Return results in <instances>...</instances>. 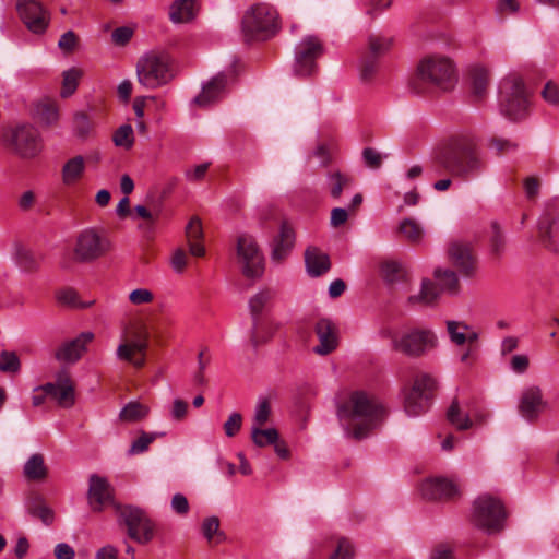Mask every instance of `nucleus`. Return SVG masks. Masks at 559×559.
I'll use <instances>...</instances> for the list:
<instances>
[{"instance_id": "23", "label": "nucleus", "mask_w": 559, "mask_h": 559, "mask_svg": "<svg viewBox=\"0 0 559 559\" xmlns=\"http://www.w3.org/2000/svg\"><path fill=\"white\" fill-rule=\"evenodd\" d=\"M94 338L92 332H83L75 338L62 343L55 353V357L60 362L74 364L86 350V346Z\"/></svg>"}, {"instance_id": "60", "label": "nucleus", "mask_w": 559, "mask_h": 559, "mask_svg": "<svg viewBox=\"0 0 559 559\" xmlns=\"http://www.w3.org/2000/svg\"><path fill=\"white\" fill-rule=\"evenodd\" d=\"M349 215H353V213L348 209L334 207L331 211V218H330L331 225L333 227H340L341 225L346 223Z\"/></svg>"}, {"instance_id": "50", "label": "nucleus", "mask_w": 559, "mask_h": 559, "mask_svg": "<svg viewBox=\"0 0 559 559\" xmlns=\"http://www.w3.org/2000/svg\"><path fill=\"white\" fill-rule=\"evenodd\" d=\"M29 513L40 519L45 524H50L53 519V514L50 508L43 503L39 499L35 500L28 507Z\"/></svg>"}, {"instance_id": "53", "label": "nucleus", "mask_w": 559, "mask_h": 559, "mask_svg": "<svg viewBox=\"0 0 559 559\" xmlns=\"http://www.w3.org/2000/svg\"><path fill=\"white\" fill-rule=\"evenodd\" d=\"M242 425V416L240 413H233L229 415L228 419L224 424L225 435L229 438L235 437Z\"/></svg>"}, {"instance_id": "43", "label": "nucleus", "mask_w": 559, "mask_h": 559, "mask_svg": "<svg viewBox=\"0 0 559 559\" xmlns=\"http://www.w3.org/2000/svg\"><path fill=\"white\" fill-rule=\"evenodd\" d=\"M358 70L360 81L371 83L378 72V59L365 55L359 62Z\"/></svg>"}, {"instance_id": "34", "label": "nucleus", "mask_w": 559, "mask_h": 559, "mask_svg": "<svg viewBox=\"0 0 559 559\" xmlns=\"http://www.w3.org/2000/svg\"><path fill=\"white\" fill-rule=\"evenodd\" d=\"M12 258L23 272L29 273L38 269L39 264L34 253L22 243L14 245Z\"/></svg>"}, {"instance_id": "15", "label": "nucleus", "mask_w": 559, "mask_h": 559, "mask_svg": "<svg viewBox=\"0 0 559 559\" xmlns=\"http://www.w3.org/2000/svg\"><path fill=\"white\" fill-rule=\"evenodd\" d=\"M20 19L34 34H44L50 22V13L36 0H22L16 4Z\"/></svg>"}, {"instance_id": "14", "label": "nucleus", "mask_w": 559, "mask_h": 559, "mask_svg": "<svg viewBox=\"0 0 559 559\" xmlns=\"http://www.w3.org/2000/svg\"><path fill=\"white\" fill-rule=\"evenodd\" d=\"M170 79L169 57L165 52H148L142 60V85L157 87Z\"/></svg>"}, {"instance_id": "32", "label": "nucleus", "mask_w": 559, "mask_h": 559, "mask_svg": "<svg viewBox=\"0 0 559 559\" xmlns=\"http://www.w3.org/2000/svg\"><path fill=\"white\" fill-rule=\"evenodd\" d=\"M85 159L83 156L78 155L67 160L61 170V179L63 185L73 186L84 175Z\"/></svg>"}, {"instance_id": "37", "label": "nucleus", "mask_w": 559, "mask_h": 559, "mask_svg": "<svg viewBox=\"0 0 559 559\" xmlns=\"http://www.w3.org/2000/svg\"><path fill=\"white\" fill-rule=\"evenodd\" d=\"M439 295V289L429 280H424L419 294L408 297V304L413 306H427L432 304Z\"/></svg>"}, {"instance_id": "46", "label": "nucleus", "mask_w": 559, "mask_h": 559, "mask_svg": "<svg viewBox=\"0 0 559 559\" xmlns=\"http://www.w3.org/2000/svg\"><path fill=\"white\" fill-rule=\"evenodd\" d=\"M381 275L388 283H395L405 276L400 263L395 261H386L381 265Z\"/></svg>"}, {"instance_id": "22", "label": "nucleus", "mask_w": 559, "mask_h": 559, "mask_svg": "<svg viewBox=\"0 0 559 559\" xmlns=\"http://www.w3.org/2000/svg\"><path fill=\"white\" fill-rule=\"evenodd\" d=\"M421 496L427 500H452L460 495L457 486L445 478H430L420 486Z\"/></svg>"}, {"instance_id": "45", "label": "nucleus", "mask_w": 559, "mask_h": 559, "mask_svg": "<svg viewBox=\"0 0 559 559\" xmlns=\"http://www.w3.org/2000/svg\"><path fill=\"white\" fill-rule=\"evenodd\" d=\"M271 412L272 408L270 399L266 396L259 397L254 409L252 427L264 426L270 419Z\"/></svg>"}, {"instance_id": "20", "label": "nucleus", "mask_w": 559, "mask_h": 559, "mask_svg": "<svg viewBox=\"0 0 559 559\" xmlns=\"http://www.w3.org/2000/svg\"><path fill=\"white\" fill-rule=\"evenodd\" d=\"M43 391L61 407L68 408L74 404V384L69 372L66 370L57 373L55 383L43 385Z\"/></svg>"}, {"instance_id": "6", "label": "nucleus", "mask_w": 559, "mask_h": 559, "mask_svg": "<svg viewBox=\"0 0 559 559\" xmlns=\"http://www.w3.org/2000/svg\"><path fill=\"white\" fill-rule=\"evenodd\" d=\"M278 29V12L267 3L252 5L242 17L241 31L247 41L269 39Z\"/></svg>"}, {"instance_id": "24", "label": "nucleus", "mask_w": 559, "mask_h": 559, "mask_svg": "<svg viewBox=\"0 0 559 559\" xmlns=\"http://www.w3.org/2000/svg\"><path fill=\"white\" fill-rule=\"evenodd\" d=\"M138 350H140V341L136 323L124 322L121 328V343L117 348V357L136 365L133 357Z\"/></svg>"}, {"instance_id": "42", "label": "nucleus", "mask_w": 559, "mask_h": 559, "mask_svg": "<svg viewBox=\"0 0 559 559\" xmlns=\"http://www.w3.org/2000/svg\"><path fill=\"white\" fill-rule=\"evenodd\" d=\"M391 46L392 40L390 38L371 35L368 38V52L366 56L379 59L381 56L389 51Z\"/></svg>"}, {"instance_id": "31", "label": "nucleus", "mask_w": 559, "mask_h": 559, "mask_svg": "<svg viewBox=\"0 0 559 559\" xmlns=\"http://www.w3.org/2000/svg\"><path fill=\"white\" fill-rule=\"evenodd\" d=\"M186 238L190 254L193 257H203L205 248L203 246V228L199 217H192L186 226Z\"/></svg>"}, {"instance_id": "29", "label": "nucleus", "mask_w": 559, "mask_h": 559, "mask_svg": "<svg viewBox=\"0 0 559 559\" xmlns=\"http://www.w3.org/2000/svg\"><path fill=\"white\" fill-rule=\"evenodd\" d=\"M447 331L450 340L457 346H464L472 342H478V333L462 321H447Z\"/></svg>"}, {"instance_id": "64", "label": "nucleus", "mask_w": 559, "mask_h": 559, "mask_svg": "<svg viewBox=\"0 0 559 559\" xmlns=\"http://www.w3.org/2000/svg\"><path fill=\"white\" fill-rule=\"evenodd\" d=\"M171 266L176 272H182L187 266V253L182 248H177L174 251Z\"/></svg>"}, {"instance_id": "48", "label": "nucleus", "mask_w": 559, "mask_h": 559, "mask_svg": "<svg viewBox=\"0 0 559 559\" xmlns=\"http://www.w3.org/2000/svg\"><path fill=\"white\" fill-rule=\"evenodd\" d=\"M112 141L116 146L130 148L133 144V130L130 124L121 126L114 134Z\"/></svg>"}, {"instance_id": "51", "label": "nucleus", "mask_w": 559, "mask_h": 559, "mask_svg": "<svg viewBox=\"0 0 559 559\" xmlns=\"http://www.w3.org/2000/svg\"><path fill=\"white\" fill-rule=\"evenodd\" d=\"M355 557V548L347 538H340L335 551L329 559H353Z\"/></svg>"}, {"instance_id": "49", "label": "nucleus", "mask_w": 559, "mask_h": 559, "mask_svg": "<svg viewBox=\"0 0 559 559\" xmlns=\"http://www.w3.org/2000/svg\"><path fill=\"white\" fill-rule=\"evenodd\" d=\"M38 116L46 124H53L59 119L58 107L53 103H43L38 106Z\"/></svg>"}, {"instance_id": "13", "label": "nucleus", "mask_w": 559, "mask_h": 559, "mask_svg": "<svg viewBox=\"0 0 559 559\" xmlns=\"http://www.w3.org/2000/svg\"><path fill=\"white\" fill-rule=\"evenodd\" d=\"M324 52L322 40L314 35L304 37L296 47L294 71L298 76H309L317 70L316 61Z\"/></svg>"}, {"instance_id": "56", "label": "nucleus", "mask_w": 559, "mask_h": 559, "mask_svg": "<svg viewBox=\"0 0 559 559\" xmlns=\"http://www.w3.org/2000/svg\"><path fill=\"white\" fill-rule=\"evenodd\" d=\"M521 0H498L496 10L497 13L504 16L511 15L519 12Z\"/></svg>"}, {"instance_id": "38", "label": "nucleus", "mask_w": 559, "mask_h": 559, "mask_svg": "<svg viewBox=\"0 0 559 559\" xmlns=\"http://www.w3.org/2000/svg\"><path fill=\"white\" fill-rule=\"evenodd\" d=\"M353 183L352 176L338 170L331 171L328 175V187L333 199H340L344 189Z\"/></svg>"}, {"instance_id": "21", "label": "nucleus", "mask_w": 559, "mask_h": 559, "mask_svg": "<svg viewBox=\"0 0 559 559\" xmlns=\"http://www.w3.org/2000/svg\"><path fill=\"white\" fill-rule=\"evenodd\" d=\"M450 261L464 275H472L476 267V259L473 247L463 240H453L448 248Z\"/></svg>"}, {"instance_id": "11", "label": "nucleus", "mask_w": 559, "mask_h": 559, "mask_svg": "<svg viewBox=\"0 0 559 559\" xmlns=\"http://www.w3.org/2000/svg\"><path fill=\"white\" fill-rule=\"evenodd\" d=\"M109 250L110 241L107 237L94 228H86L76 238L74 258L79 262L88 263L104 257Z\"/></svg>"}, {"instance_id": "1", "label": "nucleus", "mask_w": 559, "mask_h": 559, "mask_svg": "<svg viewBox=\"0 0 559 559\" xmlns=\"http://www.w3.org/2000/svg\"><path fill=\"white\" fill-rule=\"evenodd\" d=\"M337 416L348 433L361 439L383 419L384 408L373 395L355 391L340 404Z\"/></svg>"}, {"instance_id": "9", "label": "nucleus", "mask_w": 559, "mask_h": 559, "mask_svg": "<svg viewBox=\"0 0 559 559\" xmlns=\"http://www.w3.org/2000/svg\"><path fill=\"white\" fill-rule=\"evenodd\" d=\"M506 516L502 502L491 495H480L474 501L471 520L475 526L488 533L502 530Z\"/></svg>"}, {"instance_id": "3", "label": "nucleus", "mask_w": 559, "mask_h": 559, "mask_svg": "<svg viewBox=\"0 0 559 559\" xmlns=\"http://www.w3.org/2000/svg\"><path fill=\"white\" fill-rule=\"evenodd\" d=\"M87 500L94 512H100L105 507L114 506L118 514L119 525L126 526L129 538L140 542V509L116 503L114 489L107 478L97 474L90 476Z\"/></svg>"}, {"instance_id": "25", "label": "nucleus", "mask_w": 559, "mask_h": 559, "mask_svg": "<svg viewBox=\"0 0 559 559\" xmlns=\"http://www.w3.org/2000/svg\"><path fill=\"white\" fill-rule=\"evenodd\" d=\"M539 236L547 249L559 253V211L549 213L542 218Z\"/></svg>"}, {"instance_id": "17", "label": "nucleus", "mask_w": 559, "mask_h": 559, "mask_svg": "<svg viewBox=\"0 0 559 559\" xmlns=\"http://www.w3.org/2000/svg\"><path fill=\"white\" fill-rule=\"evenodd\" d=\"M548 407L544 399L543 390L538 385H528L521 392L518 409L527 421H536L540 414Z\"/></svg>"}, {"instance_id": "52", "label": "nucleus", "mask_w": 559, "mask_h": 559, "mask_svg": "<svg viewBox=\"0 0 559 559\" xmlns=\"http://www.w3.org/2000/svg\"><path fill=\"white\" fill-rule=\"evenodd\" d=\"M490 247L495 254H500L504 249V237L496 222L491 223Z\"/></svg>"}, {"instance_id": "47", "label": "nucleus", "mask_w": 559, "mask_h": 559, "mask_svg": "<svg viewBox=\"0 0 559 559\" xmlns=\"http://www.w3.org/2000/svg\"><path fill=\"white\" fill-rule=\"evenodd\" d=\"M21 368V362L14 352L2 350L0 354V371L3 372H17Z\"/></svg>"}, {"instance_id": "8", "label": "nucleus", "mask_w": 559, "mask_h": 559, "mask_svg": "<svg viewBox=\"0 0 559 559\" xmlns=\"http://www.w3.org/2000/svg\"><path fill=\"white\" fill-rule=\"evenodd\" d=\"M2 144L23 159H33L43 151V141L37 129L21 124L9 129L2 135Z\"/></svg>"}, {"instance_id": "28", "label": "nucleus", "mask_w": 559, "mask_h": 559, "mask_svg": "<svg viewBox=\"0 0 559 559\" xmlns=\"http://www.w3.org/2000/svg\"><path fill=\"white\" fill-rule=\"evenodd\" d=\"M226 82L225 74H217L203 86L202 92L194 98V103L200 106H207L212 104L224 93Z\"/></svg>"}, {"instance_id": "18", "label": "nucleus", "mask_w": 559, "mask_h": 559, "mask_svg": "<svg viewBox=\"0 0 559 559\" xmlns=\"http://www.w3.org/2000/svg\"><path fill=\"white\" fill-rule=\"evenodd\" d=\"M162 197L153 199L146 198L145 205H142V241L151 242L155 239L162 217H163Z\"/></svg>"}, {"instance_id": "40", "label": "nucleus", "mask_w": 559, "mask_h": 559, "mask_svg": "<svg viewBox=\"0 0 559 559\" xmlns=\"http://www.w3.org/2000/svg\"><path fill=\"white\" fill-rule=\"evenodd\" d=\"M433 274L438 282L440 290L449 292L451 294L457 292L459 278L453 271L437 269Z\"/></svg>"}, {"instance_id": "16", "label": "nucleus", "mask_w": 559, "mask_h": 559, "mask_svg": "<svg viewBox=\"0 0 559 559\" xmlns=\"http://www.w3.org/2000/svg\"><path fill=\"white\" fill-rule=\"evenodd\" d=\"M237 254L247 277H259L263 273V257L254 239L250 236H240L237 241Z\"/></svg>"}, {"instance_id": "44", "label": "nucleus", "mask_w": 559, "mask_h": 559, "mask_svg": "<svg viewBox=\"0 0 559 559\" xmlns=\"http://www.w3.org/2000/svg\"><path fill=\"white\" fill-rule=\"evenodd\" d=\"M62 76V90L60 95L61 97L67 98L76 91L79 79L82 76V71L76 68H71L64 71Z\"/></svg>"}, {"instance_id": "41", "label": "nucleus", "mask_w": 559, "mask_h": 559, "mask_svg": "<svg viewBox=\"0 0 559 559\" xmlns=\"http://www.w3.org/2000/svg\"><path fill=\"white\" fill-rule=\"evenodd\" d=\"M399 231L413 243L419 242L424 236V229L413 218H404L399 225Z\"/></svg>"}, {"instance_id": "59", "label": "nucleus", "mask_w": 559, "mask_h": 559, "mask_svg": "<svg viewBox=\"0 0 559 559\" xmlns=\"http://www.w3.org/2000/svg\"><path fill=\"white\" fill-rule=\"evenodd\" d=\"M544 99L551 104L559 106V86L552 82H548L542 92Z\"/></svg>"}, {"instance_id": "55", "label": "nucleus", "mask_w": 559, "mask_h": 559, "mask_svg": "<svg viewBox=\"0 0 559 559\" xmlns=\"http://www.w3.org/2000/svg\"><path fill=\"white\" fill-rule=\"evenodd\" d=\"M490 147L499 154H507L518 148V143L508 139L492 138L489 142Z\"/></svg>"}, {"instance_id": "33", "label": "nucleus", "mask_w": 559, "mask_h": 559, "mask_svg": "<svg viewBox=\"0 0 559 559\" xmlns=\"http://www.w3.org/2000/svg\"><path fill=\"white\" fill-rule=\"evenodd\" d=\"M23 474L26 479L39 481L47 477L48 468L43 454H33L24 464Z\"/></svg>"}, {"instance_id": "54", "label": "nucleus", "mask_w": 559, "mask_h": 559, "mask_svg": "<svg viewBox=\"0 0 559 559\" xmlns=\"http://www.w3.org/2000/svg\"><path fill=\"white\" fill-rule=\"evenodd\" d=\"M385 157L386 155H382L377 150L371 147H367L362 151V158L365 164L373 169L379 168Z\"/></svg>"}, {"instance_id": "36", "label": "nucleus", "mask_w": 559, "mask_h": 559, "mask_svg": "<svg viewBox=\"0 0 559 559\" xmlns=\"http://www.w3.org/2000/svg\"><path fill=\"white\" fill-rule=\"evenodd\" d=\"M472 92L475 97L481 99L488 88L490 81L489 71L480 66H476L471 70Z\"/></svg>"}, {"instance_id": "4", "label": "nucleus", "mask_w": 559, "mask_h": 559, "mask_svg": "<svg viewBox=\"0 0 559 559\" xmlns=\"http://www.w3.org/2000/svg\"><path fill=\"white\" fill-rule=\"evenodd\" d=\"M456 81V71L452 60L441 55H430L418 63L416 76L411 81L409 86L417 94L424 93L423 85L450 91Z\"/></svg>"}, {"instance_id": "39", "label": "nucleus", "mask_w": 559, "mask_h": 559, "mask_svg": "<svg viewBox=\"0 0 559 559\" xmlns=\"http://www.w3.org/2000/svg\"><path fill=\"white\" fill-rule=\"evenodd\" d=\"M262 427H251L253 443L260 448L275 443L278 440V431L275 428L263 429Z\"/></svg>"}, {"instance_id": "62", "label": "nucleus", "mask_w": 559, "mask_h": 559, "mask_svg": "<svg viewBox=\"0 0 559 559\" xmlns=\"http://www.w3.org/2000/svg\"><path fill=\"white\" fill-rule=\"evenodd\" d=\"M133 29L127 26L118 27L114 31L111 37L112 41L118 46L126 45L132 37Z\"/></svg>"}, {"instance_id": "10", "label": "nucleus", "mask_w": 559, "mask_h": 559, "mask_svg": "<svg viewBox=\"0 0 559 559\" xmlns=\"http://www.w3.org/2000/svg\"><path fill=\"white\" fill-rule=\"evenodd\" d=\"M273 298L274 292L271 289H263L249 300V308L253 319L251 343L254 346L266 343L280 328L278 324L274 322H264L260 319V314Z\"/></svg>"}, {"instance_id": "35", "label": "nucleus", "mask_w": 559, "mask_h": 559, "mask_svg": "<svg viewBox=\"0 0 559 559\" xmlns=\"http://www.w3.org/2000/svg\"><path fill=\"white\" fill-rule=\"evenodd\" d=\"M193 17V0H176L169 8V19L175 24L188 23Z\"/></svg>"}, {"instance_id": "58", "label": "nucleus", "mask_w": 559, "mask_h": 559, "mask_svg": "<svg viewBox=\"0 0 559 559\" xmlns=\"http://www.w3.org/2000/svg\"><path fill=\"white\" fill-rule=\"evenodd\" d=\"M140 418V403L130 402L120 412V419L123 421H136Z\"/></svg>"}, {"instance_id": "61", "label": "nucleus", "mask_w": 559, "mask_h": 559, "mask_svg": "<svg viewBox=\"0 0 559 559\" xmlns=\"http://www.w3.org/2000/svg\"><path fill=\"white\" fill-rule=\"evenodd\" d=\"M219 528V521L216 516L206 518L202 524V532L205 538L211 542Z\"/></svg>"}, {"instance_id": "5", "label": "nucleus", "mask_w": 559, "mask_h": 559, "mask_svg": "<svg viewBox=\"0 0 559 559\" xmlns=\"http://www.w3.org/2000/svg\"><path fill=\"white\" fill-rule=\"evenodd\" d=\"M380 336L391 341L393 350L408 357H420L438 344L436 334L429 329L421 328L393 329L384 326L380 330Z\"/></svg>"}, {"instance_id": "12", "label": "nucleus", "mask_w": 559, "mask_h": 559, "mask_svg": "<svg viewBox=\"0 0 559 559\" xmlns=\"http://www.w3.org/2000/svg\"><path fill=\"white\" fill-rule=\"evenodd\" d=\"M438 388L435 377L429 373H419L415 377L412 389L405 396L404 408L407 415L418 416L427 408L429 400Z\"/></svg>"}, {"instance_id": "7", "label": "nucleus", "mask_w": 559, "mask_h": 559, "mask_svg": "<svg viewBox=\"0 0 559 559\" xmlns=\"http://www.w3.org/2000/svg\"><path fill=\"white\" fill-rule=\"evenodd\" d=\"M501 112L511 120H520L527 115L530 92L516 74L503 78L499 85Z\"/></svg>"}, {"instance_id": "63", "label": "nucleus", "mask_w": 559, "mask_h": 559, "mask_svg": "<svg viewBox=\"0 0 559 559\" xmlns=\"http://www.w3.org/2000/svg\"><path fill=\"white\" fill-rule=\"evenodd\" d=\"M210 163H203L186 170V177L189 181H199L204 178Z\"/></svg>"}, {"instance_id": "19", "label": "nucleus", "mask_w": 559, "mask_h": 559, "mask_svg": "<svg viewBox=\"0 0 559 559\" xmlns=\"http://www.w3.org/2000/svg\"><path fill=\"white\" fill-rule=\"evenodd\" d=\"M447 418L456 429L467 430L476 424L485 423L488 414L483 411H472L469 405H461L457 400H453L447 412Z\"/></svg>"}, {"instance_id": "30", "label": "nucleus", "mask_w": 559, "mask_h": 559, "mask_svg": "<svg viewBox=\"0 0 559 559\" xmlns=\"http://www.w3.org/2000/svg\"><path fill=\"white\" fill-rule=\"evenodd\" d=\"M305 262L309 275L318 277L326 273L330 267V259L316 247H310L305 252Z\"/></svg>"}, {"instance_id": "27", "label": "nucleus", "mask_w": 559, "mask_h": 559, "mask_svg": "<svg viewBox=\"0 0 559 559\" xmlns=\"http://www.w3.org/2000/svg\"><path fill=\"white\" fill-rule=\"evenodd\" d=\"M316 333L319 345L314 352L319 355H328L337 347L336 328L329 319H320L316 324Z\"/></svg>"}, {"instance_id": "2", "label": "nucleus", "mask_w": 559, "mask_h": 559, "mask_svg": "<svg viewBox=\"0 0 559 559\" xmlns=\"http://www.w3.org/2000/svg\"><path fill=\"white\" fill-rule=\"evenodd\" d=\"M485 167L486 163L477 145L466 140L456 141L440 148L430 164L435 175H440L444 170L462 179L479 175Z\"/></svg>"}, {"instance_id": "57", "label": "nucleus", "mask_w": 559, "mask_h": 559, "mask_svg": "<svg viewBox=\"0 0 559 559\" xmlns=\"http://www.w3.org/2000/svg\"><path fill=\"white\" fill-rule=\"evenodd\" d=\"M465 350L460 356V361L468 367L473 366L474 362L478 358V344L477 342H472L465 344Z\"/></svg>"}, {"instance_id": "26", "label": "nucleus", "mask_w": 559, "mask_h": 559, "mask_svg": "<svg viewBox=\"0 0 559 559\" xmlns=\"http://www.w3.org/2000/svg\"><path fill=\"white\" fill-rule=\"evenodd\" d=\"M294 245L295 231L287 222H283L281 224L280 234L274 238L272 243L271 259L276 263H281L288 257Z\"/></svg>"}]
</instances>
